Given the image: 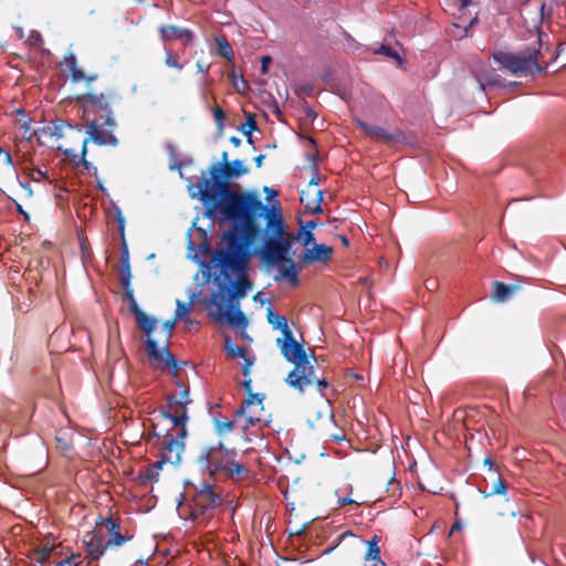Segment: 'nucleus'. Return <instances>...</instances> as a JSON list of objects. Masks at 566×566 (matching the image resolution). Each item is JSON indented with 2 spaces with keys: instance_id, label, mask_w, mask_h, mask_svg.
<instances>
[{
  "instance_id": "obj_1",
  "label": "nucleus",
  "mask_w": 566,
  "mask_h": 566,
  "mask_svg": "<svg viewBox=\"0 0 566 566\" xmlns=\"http://www.w3.org/2000/svg\"><path fill=\"white\" fill-rule=\"evenodd\" d=\"M220 169H212L213 181L203 178L189 187L191 198L200 200L206 208V216L214 219L222 217L232 223V229L224 234L227 250L218 253L221 274L231 280L232 275L248 270V247L256 234L255 217L266 208L256 195L239 193L220 181Z\"/></svg>"
},
{
  "instance_id": "obj_2",
  "label": "nucleus",
  "mask_w": 566,
  "mask_h": 566,
  "mask_svg": "<svg viewBox=\"0 0 566 566\" xmlns=\"http://www.w3.org/2000/svg\"><path fill=\"white\" fill-rule=\"evenodd\" d=\"M232 276L234 277L232 290L227 284L219 283L218 291L212 293L207 308L209 315L217 322H226L234 328H245L248 321L235 300L244 297L252 289V284L248 280L247 272Z\"/></svg>"
},
{
  "instance_id": "obj_3",
  "label": "nucleus",
  "mask_w": 566,
  "mask_h": 566,
  "mask_svg": "<svg viewBox=\"0 0 566 566\" xmlns=\"http://www.w3.org/2000/svg\"><path fill=\"white\" fill-rule=\"evenodd\" d=\"M276 344L284 358L294 364V369L285 379L289 386L301 392L312 385H316L319 391L327 387V381L315 375L314 366L311 365L303 346L294 339L292 332L283 335V338H277Z\"/></svg>"
},
{
  "instance_id": "obj_4",
  "label": "nucleus",
  "mask_w": 566,
  "mask_h": 566,
  "mask_svg": "<svg viewBox=\"0 0 566 566\" xmlns=\"http://www.w3.org/2000/svg\"><path fill=\"white\" fill-rule=\"evenodd\" d=\"M265 238L260 250L268 265L284 261L291 252L294 235L285 228L279 203L272 206L266 216Z\"/></svg>"
},
{
  "instance_id": "obj_5",
  "label": "nucleus",
  "mask_w": 566,
  "mask_h": 566,
  "mask_svg": "<svg viewBox=\"0 0 566 566\" xmlns=\"http://www.w3.org/2000/svg\"><path fill=\"white\" fill-rule=\"evenodd\" d=\"M541 56L542 53L536 48L527 49L525 52L521 53L500 51L493 54L495 62L513 75H527L534 72H543L545 67L539 64Z\"/></svg>"
},
{
  "instance_id": "obj_6",
  "label": "nucleus",
  "mask_w": 566,
  "mask_h": 566,
  "mask_svg": "<svg viewBox=\"0 0 566 566\" xmlns=\"http://www.w3.org/2000/svg\"><path fill=\"white\" fill-rule=\"evenodd\" d=\"M234 455V451L224 449L220 443L217 447L203 449L198 457V462L201 470L208 472L209 475H213L218 471L224 470L229 463H232Z\"/></svg>"
},
{
  "instance_id": "obj_7",
  "label": "nucleus",
  "mask_w": 566,
  "mask_h": 566,
  "mask_svg": "<svg viewBox=\"0 0 566 566\" xmlns=\"http://www.w3.org/2000/svg\"><path fill=\"white\" fill-rule=\"evenodd\" d=\"M221 502L220 493L217 492L209 483L202 482L193 497V518L196 521H199L200 517L205 518L210 511L219 507Z\"/></svg>"
},
{
  "instance_id": "obj_8",
  "label": "nucleus",
  "mask_w": 566,
  "mask_h": 566,
  "mask_svg": "<svg viewBox=\"0 0 566 566\" xmlns=\"http://www.w3.org/2000/svg\"><path fill=\"white\" fill-rule=\"evenodd\" d=\"M184 449V439L178 436V431H176L175 437L172 434L167 436L163 441L160 459L151 465V474H158L166 463L172 465L179 464Z\"/></svg>"
},
{
  "instance_id": "obj_9",
  "label": "nucleus",
  "mask_w": 566,
  "mask_h": 566,
  "mask_svg": "<svg viewBox=\"0 0 566 566\" xmlns=\"http://www.w3.org/2000/svg\"><path fill=\"white\" fill-rule=\"evenodd\" d=\"M264 412L263 398L255 394L251 395L235 411L237 426L242 430L262 421V413Z\"/></svg>"
},
{
  "instance_id": "obj_10",
  "label": "nucleus",
  "mask_w": 566,
  "mask_h": 566,
  "mask_svg": "<svg viewBox=\"0 0 566 566\" xmlns=\"http://www.w3.org/2000/svg\"><path fill=\"white\" fill-rule=\"evenodd\" d=\"M164 416L169 419L172 427L178 431V436L185 439L187 417V405L185 401H177V397L172 396L168 398L166 410L163 411Z\"/></svg>"
},
{
  "instance_id": "obj_11",
  "label": "nucleus",
  "mask_w": 566,
  "mask_h": 566,
  "mask_svg": "<svg viewBox=\"0 0 566 566\" xmlns=\"http://www.w3.org/2000/svg\"><path fill=\"white\" fill-rule=\"evenodd\" d=\"M355 123L368 137L378 143L396 145L403 140V134L400 130L387 132L380 126L367 124L361 119H356Z\"/></svg>"
},
{
  "instance_id": "obj_12",
  "label": "nucleus",
  "mask_w": 566,
  "mask_h": 566,
  "mask_svg": "<svg viewBox=\"0 0 566 566\" xmlns=\"http://www.w3.org/2000/svg\"><path fill=\"white\" fill-rule=\"evenodd\" d=\"M146 350L148 353L149 358L159 368H172L174 370L177 369L176 360L174 356L169 353L166 345L159 347L156 340L148 337V339L146 340Z\"/></svg>"
},
{
  "instance_id": "obj_13",
  "label": "nucleus",
  "mask_w": 566,
  "mask_h": 566,
  "mask_svg": "<svg viewBox=\"0 0 566 566\" xmlns=\"http://www.w3.org/2000/svg\"><path fill=\"white\" fill-rule=\"evenodd\" d=\"M214 167H218L220 169V175H219L218 179L222 182H224V180H222V174L227 175L228 177H240L241 175H244L248 172V169L244 167L243 163L238 159L232 161L231 164L224 165L223 168L220 167L219 165H213V166H211V168L209 170V177L205 172H202V176L195 184H190L188 186V188L192 185L199 184V181L202 180L203 178L213 181L214 179L212 177V169ZM226 184L229 186V184L227 181H226Z\"/></svg>"
},
{
  "instance_id": "obj_14",
  "label": "nucleus",
  "mask_w": 566,
  "mask_h": 566,
  "mask_svg": "<svg viewBox=\"0 0 566 566\" xmlns=\"http://www.w3.org/2000/svg\"><path fill=\"white\" fill-rule=\"evenodd\" d=\"M273 266L277 268V273L274 276L275 281L286 280L293 286H296L298 284L297 270L293 259L286 258L284 259V261L274 263Z\"/></svg>"
},
{
  "instance_id": "obj_15",
  "label": "nucleus",
  "mask_w": 566,
  "mask_h": 566,
  "mask_svg": "<svg viewBox=\"0 0 566 566\" xmlns=\"http://www.w3.org/2000/svg\"><path fill=\"white\" fill-rule=\"evenodd\" d=\"M333 248L326 244H314L311 249H306L304 261L307 263L322 262L326 263L332 259Z\"/></svg>"
},
{
  "instance_id": "obj_16",
  "label": "nucleus",
  "mask_w": 566,
  "mask_h": 566,
  "mask_svg": "<svg viewBox=\"0 0 566 566\" xmlns=\"http://www.w3.org/2000/svg\"><path fill=\"white\" fill-rule=\"evenodd\" d=\"M159 31L163 41L185 39L186 42L189 43L193 39V34L190 30L176 25H163Z\"/></svg>"
},
{
  "instance_id": "obj_17",
  "label": "nucleus",
  "mask_w": 566,
  "mask_h": 566,
  "mask_svg": "<svg viewBox=\"0 0 566 566\" xmlns=\"http://www.w3.org/2000/svg\"><path fill=\"white\" fill-rule=\"evenodd\" d=\"M84 542L86 544L87 554L93 559H98L107 548V546H105L106 542L104 538L97 534H86Z\"/></svg>"
},
{
  "instance_id": "obj_18",
  "label": "nucleus",
  "mask_w": 566,
  "mask_h": 566,
  "mask_svg": "<svg viewBox=\"0 0 566 566\" xmlns=\"http://www.w3.org/2000/svg\"><path fill=\"white\" fill-rule=\"evenodd\" d=\"M88 134L90 139L97 145H117L116 137L109 132L101 129L94 120L88 125Z\"/></svg>"
},
{
  "instance_id": "obj_19",
  "label": "nucleus",
  "mask_w": 566,
  "mask_h": 566,
  "mask_svg": "<svg viewBox=\"0 0 566 566\" xmlns=\"http://www.w3.org/2000/svg\"><path fill=\"white\" fill-rule=\"evenodd\" d=\"M14 114L17 116L15 126L20 132L21 138L30 142L33 138L30 116L22 108L15 109Z\"/></svg>"
},
{
  "instance_id": "obj_20",
  "label": "nucleus",
  "mask_w": 566,
  "mask_h": 566,
  "mask_svg": "<svg viewBox=\"0 0 566 566\" xmlns=\"http://www.w3.org/2000/svg\"><path fill=\"white\" fill-rule=\"evenodd\" d=\"M224 349L227 354L232 358L241 357L244 359L242 373L244 376H247L250 371V367L253 364V361L247 357V349L233 344L229 337L226 338Z\"/></svg>"
},
{
  "instance_id": "obj_21",
  "label": "nucleus",
  "mask_w": 566,
  "mask_h": 566,
  "mask_svg": "<svg viewBox=\"0 0 566 566\" xmlns=\"http://www.w3.org/2000/svg\"><path fill=\"white\" fill-rule=\"evenodd\" d=\"M475 78L482 91H485L488 86L497 85L501 80L500 75L495 71L489 69L475 71Z\"/></svg>"
},
{
  "instance_id": "obj_22",
  "label": "nucleus",
  "mask_w": 566,
  "mask_h": 566,
  "mask_svg": "<svg viewBox=\"0 0 566 566\" xmlns=\"http://www.w3.org/2000/svg\"><path fill=\"white\" fill-rule=\"evenodd\" d=\"M197 297V294L193 293L190 295V301L188 304L184 303L180 300L176 301V312H175V321L177 322H185L186 324H191L192 321L189 317V312L191 307L195 305V300Z\"/></svg>"
},
{
  "instance_id": "obj_23",
  "label": "nucleus",
  "mask_w": 566,
  "mask_h": 566,
  "mask_svg": "<svg viewBox=\"0 0 566 566\" xmlns=\"http://www.w3.org/2000/svg\"><path fill=\"white\" fill-rule=\"evenodd\" d=\"M65 64L69 67L70 72L72 74V78L75 82H80L83 80L94 81L96 78V76H90V77L85 76L84 72L77 67L76 57L73 53H70L69 55L65 56Z\"/></svg>"
},
{
  "instance_id": "obj_24",
  "label": "nucleus",
  "mask_w": 566,
  "mask_h": 566,
  "mask_svg": "<svg viewBox=\"0 0 566 566\" xmlns=\"http://www.w3.org/2000/svg\"><path fill=\"white\" fill-rule=\"evenodd\" d=\"M367 551L365 554V562L366 563H380L382 564L380 559V548L378 546L377 536H374L370 541L366 542Z\"/></svg>"
},
{
  "instance_id": "obj_25",
  "label": "nucleus",
  "mask_w": 566,
  "mask_h": 566,
  "mask_svg": "<svg viewBox=\"0 0 566 566\" xmlns=\"http://www.w3.org/2000/svg\"><path fill=\"white\" fill-rule=\"evenodd\" d=\"M322 200H323V191L319 189H315L314 198L312 200L306 199L304 193H302V197H301V201L313 213H318L322 211V207H321Z\"/></svg>"
},
{
  "instance_id": "obj_26",
  "label": "nucleus",
  "mask_w": 566,
  "mask_h": 566,
  "mask_svg": "<svg viewBox=\"0 0 566 566\" xmlns=\"http://www.w3.org/2000/svg\"><path fill=\"white\" fill-rule=\"evenodd\" d=\"M269 322L274 326L276 329H281L283 335H289L291 329L287 325V321L284 316H281L279 314L273 313L272 311H269Z\"/></svg>"
},
{
  "instance_id": "obj_27",
  "label": "nucleus",
  "mask_w": 566,
  "mask_h": 566,
  "mask_svg": "<svg viewBox=\"0 0 566 566\" xmlns=\"http://www.w3.org/2000/svg\"><path fill=\"white\" fill-rule=\"evenodd\" d=\"M138 326L149 336L150 333L156 328L157 321L144 312H138V316L136 317Z\"/></svg>"
},
{
  "instance_id": "obj_28",
  "label": "nucleus",
  "mask_w": 566,
  "mask_h": 566,
  "mask_svg": "<svg viewBox=\"0 0 566 566\" xmlns=\"http://www.w3.org/2000/svg\"><path fill=\"white\" fill-rule=\"evenodd\" d=\"M216 42L218 45V53L221 56L226 57L228 61H233L234 52L230 46L229 42L224 38H217Z\"/></svg>"
},
{
  "instance_id": "obj_29",
  "label": "nucleus",
  "mask_w": 566,
  "mask_h": 566,
  "mask_svg": "<svg viewBox=\"0 0 566 566\" xmlns=\"http://www.w3.org/2000/svg\"><path fill=\"white\" fill-rule=\"evenodd\" d=\"M223 471H227L231 478L240 479L248 474V469L245 465L238 463L232 458V463H229L228 467Z\"/></svg>"
},
{
  "instance_id": "obj_30",
  "label": "nucleus",
  "mask_w": 566,
  "mask_h": 566,
  "mask_svg": "<svg viewBox=\"0 0 566 566\" xmlns=\"http://www.w3.org/2000/svg\"><path fill=\"white\" fill-rule=\"evenodd\" d=\"M514 289L503 283H495L494 297L497 302H504L512 295Z\"/></svg>"
},
{
  "instance_id": "obj_31",
  "label": "nucleus",
  "mask_w": 566,
  "mask_h": 566,
  "mask_svg": "<svg viewBox=\"0 0 566 566\" xmlns=\"http://www.w3.org/2000/svg\"><path fill=\"white\" fill-rule=\"evenodd\" d=\"M495 494L506 495V484L501 478H496V481L492 484L491 490L485 493V497Z\"/></svg>"
},
{
  "instance_id": "obj_32",
  "label": "nucleus",
  "mask_w": 566,
  "mask_h": 566,
  "mask_svg": "<svg viewBox=\"0 0 566 566\" xmlns=\"http://www.w3.org/2000/svg\"><path fill=\"white\" fill-rule=\"evenodd\" d=\"M216 426H217V431L220 434L230 432V431H232L234 426H237L235 417L233 418V420H228V419L218 420Z\"/></svg>"
},
{
  "instance_id": "obj_33",
  "label": "nucleus",
  "mask_w": 566,
  "mask_h": 566,
  "mask_svg": "<svg viewBox=\"0 0 566 566\" xmlns=\"http://www.w3.org/2000/svg\"><path fill=\"white\" fill-rule=\"evenodd\" d=\"M129 536L122 535L119 531L115 534H113L106 542L105 546H120L125 544L127 541H129Z\"/></svg>"
},
{
  "instance_id": "obj_34",
  "label": "nucleus",
  "mask_w": 566,
  "mask_h": 566,
  "mask_svg": "<svg viewBox=\"0 0 566 566\" xmlns=\"http://www.w3.org/2000/svg\"><path fill=\"white\" fill-rule=\"evenodd\" d=\"M165 63L169 67H174L177 70H182L184 65L179 63L178 55L175 54L172 51L166 49V60Z\"/></svg>"
},
{
  "instance_id": "obj_35",
  "label": "nucleus",
  "mask_w": 566,
  "mask_h": 566,
  "mask_svg": "<svg viewBox=\"0 0 566 566\" xmlns=\"http://www.w3.org/2000/svg\"><path fill=\"white\" fill-rule=\"evenodd\" d=\"M83 99H84V106L85 107H93L95 105L102 106L103 104L106 105L103 95L96 96V95H93V94H87V95L84 96Z\"/></svg>"
},
{
  "instance_id": "obj_36",
  "label": "nucleus",
  "mask_w": 566,
  "mask_h": 566,
  "mask_svg": "<svg viewBox=\"0 0 566 566\" xmlns=\"http://www.w3.org/2000/svg\"><path fill=\"white\" fill-rule=\"evenodd\" d=\"M300 239L302 241V244L305 247V250L311 249L312 247H314V244H316L314 234L312 233L311 230H303L302 233L300 234Z\"/></svg>"
},
{
  "instance_id": "obj_37",
  "label": "nucleus",
  "mask_w": 566,
  "mask_h": 566,
  "mask_svg": "<svg viewBox=\"0 0 566 566\" xmlns=\"http://www.w3.org/2000/svg\"><path fill=\"white\" fill-rule=\"evenodd\" d=\"M130 279H132V273H130L129 265L127 263L122 272V277H120L122 285L125 290V293H127L128 290H132Z\"/></svg>"
},
{
  "instance_id": "obj_38",
  "label": "nucleus",
  "mask_w": 566,
  "mask_h": 566,
  "mask_svg": "<svg viewBox=\"0 0 566 566\" xmlns=\"http://www.w3.org/2000/svg\"><path fill=\"white\" fill-rule=\"evenodd\" d=\"M103 526L111 536L119 531V524L113 518L104 520Z\"/></svg>"
},
{
  "instance_id": "obj_39",
  "label": "nucleus",
  "mask_w": 566,
  "mask_h": 566,
  "mask_svg": "<svg viewBox=\"0 0 566 566\" xmlns=\"http://www.w3.org/2000/svg\"><path fill=\"white\" fill-rule=\"evenodd\" d=\"M128 301H129V305H130V310L132 312L135 314V316L137 317L138 316V312H142L137 305V302L134 297V293H133V290H128L127 293H125Z\"/></svg>"
},
{
  "instance_id": "obj_40",
  "label": "nucleus",
  "mask_w": 566,
  "mask_h": 566,
  "mask_svg": "<svg viewBox=\"0 0 566 566\" xmlns=\"http://www.w3.org/2000/svg\"><path fill=\"white\" fill-rule=\"evenodd\" d=\"M336 495L338 496L337 504L339 507H342L344 505H348V504H355L357 506L359 505L358 502L354 501L349 496H340V489L336 490Z\"/></svg>"
},
{
  "instance_id": "obj_41",
  "label": "nucleus",
  "mask_w": 566,
  "mask_h": 566,
  "mask_svg": "<svg viewBox=\"0 0 566 566\" xmlns=\"http://www.w3.org/2000/svg\"><path fill=\"white\" fill-rule=\"evenodd\" d=\"M176 323H177V321H175V318L172 321H167V322L164 323L163 329H164V333H165L166 342L171 336L172 331L175 329Z\"/></svg>"
},
{
  "instance_id": "obj_42",
  "label": "nucleus",
  "mask_w": 566,
  "mask_h": 566,
  "mask_svg": "<svg viewBox=\"0 0 566 566\" xmlns=\"http://www.w3.org/2000/svg\"><path fill=\"white\" fill-rule=\"evenodd\" d=\"M30 177L32 178L33 181H40L42 179L48 178L46 172L40 168H33L30 172Z\"/></svg>"
},
{
  "instance_id": "obj_43",
  "label": "nucleus",
  "mask_w": 566,
  "mask_h": 566,
  "mask_svg": "<svg viewBox=\"0 0 566 566\" xmlns=\"http://www.w3.org/2000/svg\"><path fill=\"white\" fill-rule=\"evenodd\" d=\"M376 53L378 54H384V55H387V56H390L392 59H398V54L396 52H394L389 46L387 45H381L379 49H377L375 51Z\"/></svg>"
},
{
  "instance_id": "obj_44",
  "label": "nucleus",
  "mask_w": 566,
  "mask_h": 566,
  "mask_svg": "<svg viewBox=\"0 0 566 566\" xmlns=\"http://www.w3.org/2000/svg\"><path fill=\"white\" fill-rule=\"evenodd\" d=\"M242 129H243V133H244L245 135H249V136H250V135H251V133H252L253 130H255V129H256V124H255V122L250 117V118L248 119L247 124H245V125H243V128H242Z\"/></svg>"
},
{
  "instance_id": "obj_45",
  "label": "nucleus",
  "mask_w": 566,
  "mask_h": 566,
  "mask_svg": "<svg viewBox=\"0 0 566 566\" xmlns=\"http://www.w3.org/2000/svg\"><path fill=\"white\" fill-rule=\"evenodd\" d=\"M177 401H185V405L187 406L191 402L189 399V390L187 388H181L179 397H177Z\"/></svg>"
},
{
  "instance_id": "obj_46",
  "label": "nucleus",
  "mask_w": 566,
  "mask_h": 566,
  "mask_svg": "<svg viewBox=\"0 0 566 566\" xmlns=\"http://www.w3.org/2000/svg\"><path fill=\"white\" fill-rule=\"evenodd\" d=\"M40 41H41V34L39 32H32L30 38H29L30 44L35 45Z\"/></svg>"
},
{
  "instance_id": "obj_47",
  "label": "nucleus",
  "mask_w": 566,
  "mask_h": 566,
  "mask_svg": "<svg viewBox=\"0 0 566 566\" xmlns=\"http://www.w3.org/2000/svg\"><path fill=\"white\" fill-rule=\"evenodd\" d=\"M87 142H88V139H84L83 140V145H82V158H81V160H82V163H83V165L85 167L88 166V161H86V159H85Z\"/></svg>"
},
{
  "instance_id": "obj_48",
  "label": "nucleus",
  "mask_w": 566,
  "mask_h": 566,
  "mask_svg": "<svg viewBox=\"0 0 566 566\" xmlns=\"http://www.w3.org/2000/svg\"><path fill=\"white\" fill-rule=\"evenodd\" d=\"M197 69L201 73H207L209 71V69H210V64H205L203 62L198 61L197 62Z\"/></svg>"
},
{
  "instance_id": "obj_49",
  "label": "nucleus",
  "mask_w": 566,
  "mask_h": 566,
  "mask_svg": "<svg viewBox=\"0 0 566 566\" xmlns=\"http://www.w3.org/2000/svg\"><path fill=\"white\" fill-rule=\"evenodd\" d=\"M56 440H57L59 446H60V448H61L62 450H69L70 444H69V442H67V441H65V440H64L63 438H61V437H57V438H56Z\"/></svg>"
},
{
  "instance_id": "obj_50",
  "label": "nucleus",
  "mask_w": 566,
  "mask_h": 566,
  "mask_svg": "<svg viewBox=\"0 0 566 566\" xmlns=\"http://www.w3.org/2000/svg\"><path fill=\"white\" fill-rule=\"evenodd\" d=\"M476 0H459L460 8L464 9L475 3Z\"/></svg>"
},
{
  "instance_id": "obj_51",
  "label": "nucleus",
  "mask_w": 566,
  "mask_h": 566,
  "mask_svg": "<svg viewBox=\"0 0 566 566\" xmlns=\"http://www.w3.org/2000/svg\"><path fill=\"white\" fill-rule=\"evenodd\" d=\"M271 62V57L270 56H264L262 59V72L263 73H266L268 71V64Z\"/></svg>"
},
{
  "instance_id": "obj_52",
  "label": "nucleus",
  "mask_w": 566,
  "mask_h": 566,
  "mask_svg": "<svg viewBox=\"0 0 566 566\" xmlns=\"http://www.w3.org/2000/svg\"><path fill=\"white\" fill-rule=\"evenodd\" d=\"M214 117H216V119L218 122H221L223 119L224 115H223V112H222V109L220 107H217L214 109Z\"/></svg>"
},
{
  "instance_id": "obj_53",
  "label": "nucleus",
  "mask_w": 566,
  "mask_h": 566,
  "mask_svg": "<svg viewBox=\"0 0 566 566\" xmlns=\"http://www.w3.org/2000/svg\"><path fill=\"white\" fill-rule=\"evenodd\" d=\"M3 155H4V163L8 165V166H13V160H12V156L10 153L8 151H4L3 150Z\"/></svg>"
},
{
  "instance_id": "obj_54",
  "label": "nucleus",
  "mask_w": 566,
  "mask_h": 566,
  "mask_svg": "<svg viewBox=\"0 0 566 566\" xmlns=\"http://www.w3.org/2000/svg\"><path fill=\"white\" fill-rule=\"evenodd\" d=\"M263 159H264V156H263V155H260V156L255 157V159H254V160H255V164H256V166H258V167H261V166H262V164H263Z\"/></svg>"
},
{
  "instance_id": "obj_55",
  "label": "nucleus",
  "mask_w": 566,
  "mask_h": 566,
  "mask_svg": "<svg viewBox=\"0 0 566 566\" xmlns=\"http://www.w3.org/2000/svg\"><path fill=\"white\" fill-rule=\"evenodd\" d=\"M316 227V223L315 221H308L304 228V230H311L314 229Z\"/></svg>"
},
{
  "instance_id": "obj_56",
  "label": "nucleus",
  "mask_w": 566,
  "mask_h": 566,
  "mask_svg": "<svg viewBox=\"0 0 566 566\" xmlns=\"http://www.w3.org/2000/svg\"><path fill=\"white\" fill-rule=\"evenodd\" d=\"M434 286H436V283H434L433 281H427V282H426V287H427L428 290H431V289H433Z\"/></svg>"
},
{
  "instance_id": "obj_57",
  "label": "nucleus",
  "mask_w": 566,
  "mask_h": 566,
  "mask_svg": "<svg viewBox=\"0 0 566 566\" xmlns=\"http://www.w3.org/2000/svg\"><path fill=\"white\" fill-rule=\"evenodd\" d=\"M57 566H72L71 560L61 562Z\"/></svg>"
},
{
  "instance_id": "obj_58",
  "label": "nucleus",
  "mask_w": 566,
  "mask_h": 566,
  "mask_svg": "<svg viewBox=\"0 0 566 566\" xmlns=\"http://www.w3.org/2000/svg\"><path fill=\"white\" fill-rule=\"evenodd\" d=\"M265 191L271 192V196H276V191L270 190L269 187H265Z\"/></svg>"
},
{
  "instance_id": "obj_59",
  "label": "nucleus",
  "mask_w": 566,
  "mask_h": 566,
  "mask_svg": "<svg viewBox=\"0 0 566 566\" xmlns=\"http://www.w3.org/2000/svg\"><path fill=\"white\" fill-rule=\"evenodd\" d=\"M232 142H233V144H239L240 143V140L238 138H235V137L232 138Z\"/></svg>"
},
{
  "instance_id": "obj_60",
  "label": "nucleus",
  "mask_w": 566,
  "mask_h": 566,
  "mask_svg": "<svg viewBox=\"0 0 566 566\" xmlns=\"http://www.w3.org/2000/svg\"><path fill=\"white\" fill-rule=\"evenodd\" d=\"M457 528H459V525H458V524H454V525L452 526V531H454V530H457Z\"/></svg>"
},
{
  "instance_id": "obj_61",
  "label": "nucleus",
  "mask_w": 566,
  "mask_h": 566,
  "mask_svg": "<svg viewBox=\"0 0 566 566\" xmlns=\"http://www.w3.org/2000/svg\"><path fill=\"white\" fill-rule=\"evenodd\" d=\"M343 242H344V244H348V241L346 238H343Z\"/></svg>"
},
{
  "instance_id": "obj_62",
  "label": "nucleus",
  "mask_w": 566,
  "mask_h": 566,
  "mask_svg": "<svg viewBox=\"0 0 566 566\" xmlns=\"http://www.w3.org/2000/svg\"><path fill=\"white\" fill-rule=\"evenodd\" d=\"M346 490H348L349 493H352V486H347Z\"/></svg>"
},
{
  "instance_id": "obj_63",
  "label": "nucleus",
  "mask_w": 566,
  "mask_h": 566,
  "mask_svg": "<svg viewBox=\"0 0 566 566\" xmlns=\"http://www.w3.org/2000/svg\"><path fill=\"white\" fill-rule=\"evenodd\" d=\"M2 154H3V149L0 147V155H2Z\"/></svg>"
}]
</instances>
